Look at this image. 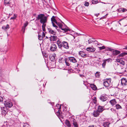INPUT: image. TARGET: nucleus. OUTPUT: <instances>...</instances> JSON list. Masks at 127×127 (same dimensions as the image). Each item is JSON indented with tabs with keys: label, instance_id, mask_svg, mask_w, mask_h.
<instances>
[{
	"label": "nucleus",
	"instance_id": "nucleus-1",
	"mask_svg": "<svg viewBox=\"0 0 127 127\" xmlns=\"http://www.w3.org/2000/svg\"><path fill=\"white\" fill-rule=\"evenodd\" d=\"M48 17L45 16L44 14H40L38 15L36 17V20H40V22L42 24V30L43 32L46 31L45 27L46 26V23L47 22Z\"/></svg>",
	"mask_w": 127,
	"mask_h": 127
},
{
	"label": "nucleus",
	"instance_id": "nucleus-55",
	"mask_svg": "<svg viewBox=\"0 0 127 127\" xmlns=\"http://www.w3.org/2000/svg\"><path fill=\"white\" fill-rule=\"evenodd\" d=\"M96 102H97V100H94V104H96Z\"/></svg>",
	"mask_w": 127,
	"mask_h": 127
},
{
	"label": "nucleus",
	"instance_id": "nucleus-31",
	"mask_svg": "<svg viewBox=\"0 0 127 127\" xmlns=\"http://www.w3.org/2000/svg\"><path fill=\"white\" fill-rule=\"evenodd\" d=\"M68 59L65 58V59L64 62L65 63L66 65L69 66L70 65V64L68 62Z\"/></svg>",
	"mask_w": 127,
	"mask_h": 127
},
{
	"label": "nucleus",
	"instance_id": "nucleus-53",
	"mask_svg": "<svg viewBox=\"0 0 127 127\" xmlns=\"http://www.w3.org/2000/svg\"><path fill=\"white\" fill-rule=\"evenodd\" d=\"M126 72V70H124V71H122V73H124L125 72Z\"/></svg>",
	"mask_w": 127,
	"mask_h": 127
},
{
	"label": "nucleus",
	"instance_id": "nucleus-5",
	"mask_svg": "<svg viewBox=\"0 0 127 127\" xmlns=\"http://www.w3.org/2000/svg\"><path fill=\"white\" fill-rule=\"evenodd\" d=\"M111 80V79L110 78L106 79L103 83L104 86L106 87H109L110 85Z\"/></svg>",
	"mask_w": 127,
	"mask_h": 127
},
{
	"label": "nucleus",
	"instance_id": "nucleus-18",
	"mask_svg": "<svg viewBox=\"0 0 127 127\" xmlns=\"http://www.w3.org/2000/svg\"><path fill=\"white\" fill-rule=\"evenodd\" d=\"M116 61L117 62L123 65L125 64V62L121 59H117Z\"/></svg>",
	"mask_w": 127,
	"mask_h": 127
},
{
	"label": "nucleus",
	"instance_id": "nucleus-57",
	"mask_svg": "<svg viewBox=\"0 0 127 127\" xmlns=\"http://www.w3.org/2000/svg\"><path fill=\"white\" fill-rule=\"evenodd\" d=\"M24 127H28L26 126V124H25L24 125Z\"/></svg>",
	"mask_w": 127,
	"mask_h": 127
},
{
	"label": "nucleus",
	"instance_id": "nucleus-16",
	"mask_svg": "<svg viewBox=\"0 0 127 127\" xmlns=\"http://www.w3.org/2000/svg\"><path fill=\"white\" fill-rule=\"evenodd\" d=\"M95 50L96 49L94 47H89L86 49L87 51L90 52H94Z\"/></svg>",
	"mask_w": 127,
	"mask_h": 127
},
{
	"label": "nucleus",
	"instance_id": "nucleus-2",
	"mask_svg": "<svg viewBox=\"0 0 127 127\" xmlns=\"http://www.w3.org/2000/svg\"><path fill=\"white\" fill-rule=\"evenodd\" d=\"M56 43L58 46V48L61 50H62L63 47L66 49L69 48V46L68 43L65 41H63L60 40L59 38L56 42Z\"/></svg>",
	"mask_w": 127,
	"mask_h": 127
},
{
	"label": "nucleus",
	"instance_id": "nucleus-48",
	"mask_svg": "<svg viewBox=\"0 0 127 127\" xmlns=\"http://www.w3.org/2000/svg\"><path fill=\"white\" fill-rule=\"evenodd\" d=\"M3 99L2 97L0 96V102L3 101Z\"/></svg>",
	"mask_w": 127,
	"mask_h": 127
},
{
	"label": "nucleus",
	"instance_id": "nucleus-33",
	"mask_svg": "<svg viewBox=\"0 0 127 127\" xmlns=\"http://www.w3.org/2000/svg\"><path fill=\"white\" fill-rule=\"evenodd\" d=\"M75 120H73V124L75 127H78V125L76 122H75Z\"/></svg>",
	"mask_w": 127,
	"mask_h": 127
},
{
	"label": "nucleus",
	"instance_id": "nucleus-58",
	"mask_svg": "<svg viewBox=\"0 0 127 127\" xmlns=\"http://www.w3.org/2000/svg\"><path fill=\"white\" fill-rule=\"evenodd\" d=\"M124 49L127 50V45L123 49Z\"/></svg>",
	"mask_w": 127,
	"mask_h": 127
},
{
	"label": "nucleus",
	"instance_id": "nucleus-30",
	"mask_svg": "<svg viewBox=\"0 0 127 127\" xmlns=\"http://www.w3.org/2000/svg\"><path fill=\"white\" fill-rule=\"evenodd\" d=\"M65 59H64L63 58H60L59 59V62L60 63H63Z\"/></svg>",
	"mask_w": 127,
	"mask_h": 127
},
{
	"label": "nucleus",
	"instance_id": "nucleus-56",
	"mask_svg": "<svg viewBox=\"0 0 127 127\" xmlns=\"http://www.w3.org/2000/svg\"><path fill=\"white\" fill-rule=\"evenodd\" d=\"M96 100V98L95 97H94V99H93V100Z\"/></svg>",
	"mask_w": 127,
	"mask_h": 127
},
{
	"label": "nucleus",
	"instance_id": "nucleus-29",
	"mask_svg": "<svg viewBox=\"0 0 127 127\" xmlns=\"http://www.w3.org/2000/svg\"><path fill=\"white\" fill-rule=\"evenodd\" d=\"M55 17L54 16H53L51 19V20L52 22V23H53L54 22L56 23L57 21L56 20L55 18Z\"/></svg>",
	"mask_w": 127,
	"mask_h": 127
},
{
	"label": "nucleus",
	"instance_id": "nucleus-64",
	"mask_svg": "<svg viewBox=\"0 0 127 127\" xmlns=\"http://www.w3.org/2000/svg\"><path fill=\"white\" fill-rule=\"evenodd\" d=\"M60 120H61V121L62 122V120H61V119H60Z\"/></svg>",
	"mask_w": 127,
	"mask_h": 127
},
{
	"label": "nucleus",
	"instance_id": "nucleus-61",
	"mask_svg": "<svg viewBox=\"0 0 127 127\" xmlns=\"http://www.w3.org/2000/svg\"><path fill=\"white\" fill-rule=\"evenodd\" d=\"M96 43L97 44V45H99V44H100L101 45H102V44H100V43H99V44H98V43Z\"/></svg>",
	"mask_w": 127,
	"mask_h": 127
},
{
	"label": "nucleus",
	"instance_id": "nucleus-36",
	"mask_svg": "<svg viewBox=\"0 0 127 127\" xmlns=\"http://www.w3.org/2000/svg\"><path fill=\"white\" fill-rule=\"evenodd\" d=\"M104 61H105V62H107L108 63L109 62H111L112 61V60L110 58H108L107 59H105L104 60Z\"/></svg>",
	"mask_w": 127,
	"mask_h": 127
},
{
	"label": "nucleus",
	"instance_id": "nucleus-13",
	"mask_svg": "<svg viewBox=\"0 0 127 127\" xmlns=\"http://www.w3.org/2000/svg\"><path fill=\"white\" fill-rule=\"evenodd\" d=\"M120 51L114 49L112 51V54L113 56H116L120 54Z\"/></svg>",
	"mask_w": 127,
	"mask_h": 127
},
{
	"label": "nucleus",
	"instance_id": "nucleus-44",
	"mask_svg": "<svg viewBox=\"0 0 127 127\" xmlns=\"http://www.w3.org/2000/svg\"><path fill=\"white\" fill-rule=\"evenodd\" d=\"M38 39L40 40H41L43 39V38L40 35L38 34Z\"/></svg>",
	"mask_w": 127,
	"mask_h": 127
},
{
	"label": "nucleus",
	"instance_id": "nucleus-34",
	"mask_svg": "<svg viewBox=\"0 0 127 127\" xmlns=\"http://www.w3.org/2000/svg\"><path fill=\"white\" fill-rule=\"evenodd\" d=\"M10 0H4V4L5 5L9 4H10Z\"/></svg>",
	"mask_w": 127,
	"mask_h": 127
},
{
	"label": "nucleus",
	"instance_id": "nucleus-7",
	"mask_svg": "<svg viewBox=\"0 0 127 127\" xmlns=\"http://www.w3.org/2000/svg\"><path fill=\"white\" fill-rule=\"evenodd\" d=\"M56 114L58 117L59 119L62 118V119L64 118V117L65 116V115L63 114L62 113H60V112L59 111V110H58V111L56 113Z\"/></svg>",
	"mask_w": 127,
	"mask_h": 127
},
{
	"label": "nucleus",
	"instance_id": "nucleus-26",
	"mask_svg": "<svg viewBox=\"0 0 127 127\" xmlns=\"http://www.w3.org/2000/svg\"><path fill=\"white\" fill-rule=\"evenodd\" d=\"M52 23V24L53 26L55 27L56 29L59 32H61V31L58 29V27L55 24H54V23Z\"/></svg>",
	"mask_w": 127,
	"mask_h": 127
},
{
	"label": "nucleus",
	"instance_id": "nucleus-3",
	"mask_svg": "<svg viewBox=\"0 0 127 127\" xmlns=\"http://www.w3.org/2000/svg\"><path fill=\"white\" fill-rule=\"evenodd\" d=\"M55 23L59 26L58 29H59L60 28L64 31L63 32H66L68 31H70L69 29H66V28H63V26L61 23L57 22Z\"/></svg>",
	"mask_w": 127,
	"mask_h": 127
},
{
	"label": "nucleus",
	"instance_id": "nucleus-35",
	"mask_svg": "<svg viewBox=\"0 0 127 127\" xmlns=\"http://www.w3.org/2000/svg\"><path fill=\"white\" fill-rule=\"evenodd\" d=\"M100 72H97L95 74V76L97 77H98L100 76Z\"/></svg>",
	"mask_w": 127,
	"mask_h": 127
},
{
	"label": "nucleus",
	"instance_id": "nucleus-9",
	"mask_svg": "<svg viewBox=\"0 0 127 127\" xmlns=\"http://www.w3.org/2000/svg\"><path fill=\"white\" fill-rule=\"evenodd\" d=\"M121 83L123 86H125L127 85V81L126 79L123 78L121 80Z\"/></svg>",
	"mask_w": 127,
	"mask_h": 127
},
{
	"label": "nucleus",
	"instance_id": "nucleus-19",
	"mask_svg": "<svg viewBox=\"0 0 127 127\" xmlns=\"http://www.w3.org/2000/svg\"><path fill=\"white\" fill-rule=\"evenodd\" d=\"M65 124L68 127H71L70 123L68 120H66L65 121Z\"/></svg>",
	"mask_w": 127,
	"mask_h": 127
},
{
	"label": "nucleus",
	"instance_id": "nucleus-21",
	"mask_svg": "<svg viewBox=\"0 0 127 127\" xmlns=\"http://www.w3.org/2000/svg\"><path fill=\"white\" fill-rule=\"evenodd\" d=\"M103 108V107L99 105L98 107V110H97L99 112L101 113L104 110Z\"/></svg>",
	"mask_w": 127,
	"mask_h": 127
},
{
	"label": "nucleus",
	"instance_id": "nucleus-10",
	"mask_svg": "<svg viewBox=\"0 0 127 127\" xmlns=\"http://www.w3.org/2000/svg\"><path fill=\"white\" fill-rule=\"evenodd\" d=\"M68 59L70 62H72L73 63H75L77 62V61L76 59L74 57H68Z\"/></svg>",
	"mask_w": 127,
	"mask_h": 127
},
{
	"label": "nucleus",
	"instance_id": "nucleus-37",
	"mask_svg": "<svg viewBox=\"0 0 127 127\" xmlns=\"http://www.w3.org/2000/svg\"><path fill=\"white\" fill-rule=\"evenodd\" d=\"M116 108L117 109H122V108L121 106L119 104H117L116 105Z\"/></svg>",
	"mask_w": 127,
	"mask_h": 127
},
{
	"label": "nucleus",
	"instance_id": "nucleus-11",
	"mask_svg": "<svg viewBox=\"0 0 127 127\" xmlns=\"http://www.w3.org/2000/svg\"><path fill=\"white\" fill-rule=\"evenodd\" d=\"M79 55L84 58L86 57V53L83 51H80L79 53Z\"/></svg>",
	"mask_w": 127,
	"mask_h": 127
},
{
	"label": "nucleus",
	"instance_id": "nucleus-15",
	"mask_svg": "<svg viewBox=\"0 0 127 127\" xmlns=\"http://www.w3.org/2000/svg\"><path fill=\"white\" fill-rule=\"evenodd\" d=\"M107 97L105 96H103V95H101L99 99L102 101H105L107 99Z\"/></svg>",
	"mask_w": 127,
	"mask_h": 127
},
{
	"label": "nucleus",
	"instance_id": "nucleus-40",
	"mask_svg": "<svg viewBox=\"0 0 127 127\" xmlns=\"http://www.w3.org/2000/svg\"><path fill=\"white\" fill-rule=\"evenodd\" d=\"M98 2V0H93L92 1V3L93 4H95L97 3Z\"/></svg>",
	"mask_w": 127,
	"mask_h": 127
},
{
	"label": "nucleus",
	"instance_id": "nucleus-25",
	"mask_svg": "<svg viewBox=\"0 0 127 127\" xmlns=\"http://www.w3.org/2000/svg\"><path fill=\"white\" fill-rule=\"evenodd\" d=\"M110 123L109 122H106L104 123L103 126L104 127H109Z\"/></svg>",
	"mask_w": 127,
	"mask_h": 127
},
{
	"label": "nucleus",
	"instance_id": "nucleus-49",
	"mask_svg": "<svg viewBox=\"0 0 127 127\" xmlns=\"http://www.w3.org/2000/svg\"><path fill=\"white\" fill-rule=\"evenodd\" d=\"M59 20L60 21V22L62 23H63L64 26L65 27H66V26L63 23L61 20L59 19Z\"/></svg>",
	"mask_w": 127,
	"mask_h": 127
},
{
	"label": "nucleus",
	"instance_id": "nucleus-63",
	"mask_svg": "<svg viewBox=\"0 0 127 127\" xmlns=\"http://www.w3.org/2000/svg\"><path fill=\"white\" fill-rule=\"evenodd\" d=\"M48 38L47 36H46V38Z\"/></svg>",
	"mask_w": 127,
	"mask_h": 127
},
{
	"label": "nucleus",
	"instance_id": "nucleus-27",
	"mask_svg": "<svg viewBox=\"0 0 127 127\" xmlns=\"http://www.w3.org/2000/svg\"><path fill=\"white\" fill-rule=\"evenodd\" d=\"M114 49L111 48L110 47H106L105 49V51H109L111 52H112L113 51Z\"/></svg>",
	"mask_w": 127,
	"mask_h": 127
},
{
	"label": "nucleus",
	"instance_id": "nucleus-14",
	"mask_svg": "<svg viewBox=\"0 0 127 127\" xmlns=\"http://www.w3.org/2000/svg\"><path fill=\"white\" fill-rule=\"evenodd\" d=\"M49 38L51 41H56L57 39H58L56 36L55 35L51 36Z\"/></svg>",
	"mask_w": 127,
	"mask_h": 127
},
{
	"label": "nucleus",
	"instance_id": "nucleus-8",
	"mask_svg": "<svg viewBox=\"0 0 127 127\" xmlns=\"http://www.w3.org/2000/svg\"><path fill=\"white\" fill-rule=\"evenodd\" d=\"M28 24V22L26 21V23L24 24V26L22 27L21 31L23 32V34H24L25 32V28L26 26H27Z\"/></svg>",
	"mask_w": 127,
	"mask_h": 127
},
{
	"label": "nucleus",
	"instance_id": "nucleus-43",
	"mask_svg": "<svg viewBox=\"0 0 127 127\" xmlns=\"http://www.w3.org/2000/svg\"><path fill=\"white\" fill-rule=\"evenodd\" d=\"M89 2L85 1L84 5L85 6H88L89 5Z\"/></svg>",
	"mask_w": 127,
	"mask_h": 127
},
{
	"label": "nucleus",
	"instance_id": "nucleus-45",
	"mask_svg": "<svg viewBox=\"0 0 127 127\" xmlns=\"http://www.w3.org/2000/svg\"><path fill=\"white\" fill-rule=\"evenodd\" d=\"M56 106L57 107H58V108L59 109L61 108V105H60L59 104H57L56 105Z\"/></svg>",
	"mask_w": 127,
	"mask_h": 127
},
{
	"label": "nucleus",
	"instance_id": "nucleus-12",
	"mask_svg": "<svg viewBox=\"0 0 127 127\" xmlns=\"http://www.w3.org/2000/svg\"><path fill=\"white\" fill-rule=\"evenodd\" d=\"M56 55L51 54L49 56V58L50 60L52 61H55V57Z\"/></svg>",
	"mask_w": 127,
	"mask_h": 127
},
{
	"label": "nucleus",
	"instance_id": "nucleus-39",
	"mask_svg": "<svg viewBox=\"0 0 127 127\" xmlns=\"http://www.w3.org/2000/svg\"><path fill=\"white\" fill-rule=\"evenodd\" d=\"M103 63L102 64V67L104 68L105 67V66L106 65V62H105V61H104V60H103Z\"/></svg>",
	"mask_w": 127,
	"mask_h": 127
},
{
	"label": "nucleus",
	"instance_id": "nucleus-22",
	"mask_svg": "<svg viewBox=\"0 0 127 127\" xmlns=\"http://www.w3.org/2000/svg\"><path fill=\"white\" fill-rule=\"evenodd\" d=\"M99 113L100 112H99V111L97 110L96 111H94L93 114L94 116L97 117L99 116Z\"/></svg>",
	"mask_w": 127,
	"mask_h": 127
},
{
	"label": "nucleus",
	"instance_id": "nucleus-41",
	"mask_svg": "<svg viewBox=\"0 0 127 127\" xmlns=\"http://www.w3.org/2000/svg\"><path fill=\"white\" fill-rule=\"evenodd\" d=\"M50 33L54 35H56V32L53 30H51V31Z\"/></svg>",
	"mask_w": 127,
	"mask_h": 127
},
{
	"label": "nucleus",
	"instance_id": "nucleus-23",
	"mask_svg": "<svg viewBox=\"0 0 127 127\" xmlns=\"http://www.w3.org/2000/svg\"><path fill=\"white\" fill-rule=\"evenodd\" d=\"M9 25L8 24H7L6 26H4L2 27V29L4 30H7L9 29Z\"/></svg>",
	"mask_w": 127,
	"mask_h": 127
},
{
	"label": "nucleus",
	"instance_id": "nucleus-52",
	"mask_svg": "<svg viewBox=\"0 0 127 127\" xmlns=\"http://www.w3.org/2000/svg\"><path fill=\"white\" fill-rule=\"evenodd\" d=\"M111 111L113 112H114L115 111V110L113 108H112L111 109Z\"/></svg>",
	"mask_w": 127,
	"mask_h": 127
},
{
	"label": "nucleus",
	"instance_id": "nucleus-54",
	"mask_svg": "<svg viewBox=\"0 0 127 127\" xmlns=\"http://www.w3.org/2000/svg\"><path fill=\"white\" fill-rule=\"evenodd\" d=\"M79 75H80V76L81 77H84V75L83 74H80Z\"/></svg>",
	"mask_w": 127,
	"mask_h": 127
},
{
	"label": "nucleus",
	"instance_id": "nucleus-17",
	"mask_svg": "<svg viewBox=\"0 0 127 127\" xmlns=\"http://www.w3.org/2000/svg\"><path fill=\"white\" fill-rule=\"evenodd\" d=\"M117 10L119 12H126L127 11V10L126 8H121L118 9Z\"/></svg>",
	"mask_w": 127,
	"mask_h": 127
},
{
	"label": "nucleus",
	"instance_id": "nucleus-47",
	"mask_svg": "<svg viewBox=\"0 0 127 127\" xmlns=\"http://www.w3.org/2000/svg\"><path fill=\"white\" fill-rule=\"evenodd\" d=\"M74 116H70L69 117V119H75L74 118Z\"/></svg>",
	"mask_w": 127,
	"mask_h": 127
},
{
	"label": "nucleus",
	"instance_id": "nucleus-4",
	"mask_svg": "<svg viewBox=\"0 0 127 127\" xmlns=\"http://www.w3.org/2000/svg\"><path fill=\"white\" fill-rule=\"evenodd\" d=\"M5 106V107H3L4 109H7L8 108L11 107L12 106V104L11 102L10 101H6L4 103Z\"/></svg>",
	"mask_w": 127,
	"mask_h": 127
},
{
	"label": "nucleus",
	"instance_id": "nucleus-46",
	"mask_svg": "<svg viewBox=\"0 0 127 127\" xmlns=\"http://www.w3.org/2000/svg\"><path fill=\"white\" fill-rule=\"evenodd\" d=\"M45 33L44 32H42V37L43 39L45 37Z\"/></svg>",
	"mask_w": 127,
	"mask_h": 127
},
{
	"label": "nucleus",
	"instance_id": "nucleus-60",
	"mask_svg": "<svg viewBox=\"0 0 127 127\" xmlns=\"http://www.w3.org/2000/svg\"><path fill=\"white\" fill-rule=\"evenodd\" d=\"M15 18V17H11V18L10 19H13Z\"/></svg>",
	"mask_w": 127,
	"mask_h": 127
},
{
	"label": "nucleus",
	"instance_id": "nucleus-62",
	"mask_svg": "<svg viewBox=\"0 0 127 127\" xmlns=\"http://www.w3.org/2000/svg\"><path fill=\"white\" fill-rule=\"evenodd\" d=\"M78 64H77V65L76 66L77 67H78Z\"/></svg>",
	"mask_w": 127,
	"mask_h": 127
},
{
	"label": "nucleus",
	"instance_id": "nucleus-20",
	"mask_svg": "<svg viewBox=\"0 0 127 127\" xmlns=\"http://www.w3.org/2000/svg\"><path fill=\"white\" fill-rule=\"evenodd\" d=\"M92 39H93L94 40H95V39L94 38H90L89 39V40H88V42L89 44H91L94 42H96L97 43H98L97 41L96 40H92Z\"/></svg>",
	"mask_w": 127,
	"mask_h": 127
},
{
	"label": "nucleus",
	"instance_id": "nucleus-6",
	"mask_svg": "<svg viewBox=\"0 0 127 127\" xmlns=\"http://www.w3.org/2000/svg\"><path fill=\"white\" fill-rule=\"evenodd\" d=\"M57 48V45L55 44H51L50 49L51 51L54 52L56 50Z\"/></svg>",
	"mask_w": 127,
	"mask_h": 127
},
{
	"label": "nucleus",
	"instance_id": "nucleus-28",
	"mask_svg": "<svg viewBox=\"0 0 127 127\" xmlns=\"http://www.w3.org/2000/svg\"><path fill=\"white\" fill-rule=\"evenodd\" d=\"M91 87L94 90H95L97 89V88L96 86L94 84H91Z\"/></svg>",
	"mask_w": 127,
	"mask_h": 127
},
{
	"label": "nucleus",
	"instance_id": "nucleus-59",
	"mask_svg": "<svg viewBox=\"0 0 127 127\" xmlns=\"http://www.w3.org/2000/svg\"><path fill=\"white\" fill-rule=\"evenodd\" d=\"M99 13L96 14H95V15L97 17L99 15Z\"/></svg>",
	"mask_w": 127,
	"mask_h": 127
},
{
	"label": "nucleus",
	"instance_id": "nucleus-50",
	"mask_svg": "<svg viewBox=\"0 0 127 127\" xmlns=\"http://www.w3.org/2000/svg\"><path fill=\"white\" fill-rule=\"evenodd\" d=\"M88 127H97L95 125H92L89 126Z\"/></svg>",
	"mask_w": 127,
	"mask_h": 127
},
{
	"label": "nucleus",
	"instance_id": "nucleus-24",
	"mask_svg": "<svg viewBox=\"0 0 127 127\" xmlns=\"http://www.w3.org/2000/svg\"><path fill=\"white\" fill-rule=\"evenodd\" d=\"M110 102L111 105L113 106L117 103L115 99H113L110 101Z\"/></svg>",
	"mask_w": 127,
	"mask_h": 127
},
{
	"label": "nucleus",
	"instance_id": "nucleus-38",
	"mask_svg": "<svg viewBox=\"0 0 127 127\" xmlns=\"http://www.w3.org/2000/svg\"><path fill=\"white\" fill-rule=\"evenodd\" d=\"M106 46H103L102 47H98L100 50H101L104 49H105Z\"/></svg>",
	"mask_w": 127,
	"mask_h": 127
},
{
	"label": "nucleus",
	"instance_id": "nucleus-51",
	"mask_svg": "<svg viewBox=\"0 0 127 127\" xmlns=\"http://www.w3.org/2000/svg\"><path fill=\"white\" fill-rule=\"evenodd\" d=\"M48 30L49 33L51 31V30H51V29H50L49 28H48Z\"/></svg>",
	"mask_w": 127,
	"mask_h": 127
},
{
	"label": "nucleus",
	"instance_id": "nucleus-42",
	"mask_svg": "<svg viewBox=\"0 0 127 127\" xmlns=\"http://www.w3.org/2000/svg\"><path fill=\"white\" fill-rule=\"evenodd\" d=\"M3 108V110L2 111V113L3 114V113H4L3 114L4 115H6V111H5V109H4V108Z\"/></svg>",
	"mask_w": 127,
	"mask_h": 127
},
{
	"label": "nucleus",
	"instance_id": "nucleus-32",
	"mask_svg": "<svg viewBox=\"0 0 127 127\" xmlns=\"http://www.w3.org/2000/svg\"><path fill=\"white\" fill-rule=\"evenodd\" d=\"M127 55V53L124 52L123 53H122L120 54L118 56L119 57H123L125 55Z\"/></svg>",
	"mask_w": 127,
	"mask_h": 127
}]
</instances>
